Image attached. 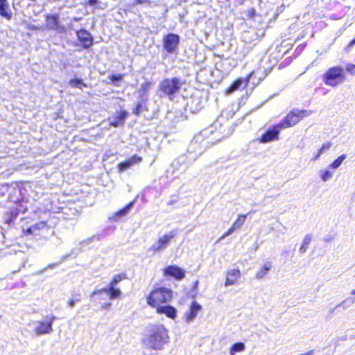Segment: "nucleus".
<instances>
[{"mask_svg": "<svg viewBox=\"0 0 355 355\" xmlns=\"http://www.w3.org/2000/svg\"><path fill=\"white\" fill-rule=\"evenodd\" d=\"M168 340V331L166 328L163 324H156L146 328L142 344L147 349L160 350Z\"/></svg>", "mask_w": 355, "mask_h": 355, "instance_id": "obj_1", "label": "nucleus"}, {"mask_svg": "<svg viewBox=\"0 0 355 355\" xmlns=\"http://www.w3.org/2000/svg\"><path fill=\"white\" fill-rule=\"evenodd\" d=\"M173 297V292L166 287L154 288L146 297L147 304L152 308H157L164 304L171 302Z\"/></svg>", "mask_w": 355, "mask_h": 355, "instance_id": "obj_2", "label": "nucleus"}, {"mask_svg": "<svg viewBox=\"0 0 355 355\" xmlns=\"http://www.w3.org/2000/svg\"><path fill=\"white\" fill-rule=\"evenodd\" d=\"M182 85V83L177 78H166L160 82L159 89L164 96H167L171 100L175 94H178Z\"/></svg>", "mask_w": 355, "mask_h": 355, "instance_id": "obj_3", "label": "nucleus"}, {"mask_svg": "<svg viewBox=\"0 0 355 355\" xmlns=\"http://www.w3.org/2000/svg\"><path fill=\"white\" fill-rule=\"evenodd\" d=\"M55 320V316L51 314L45 317V320L33 321L29 323L32 326L33 331L37 336L44 334H50L53 331V323Z\"/></svg>", "mask_w": 355, "mask_h": 355, "instance_id": "obj_4", "label": "nucleus"}, {"mask_svg": "<svg viewBox=\"0 0 355 355\" xmlns=\"http://www.w3.org/2000/svg\"><path fill=\"white\" fill-rule=\"evenodd\" d=\"M324 83L327 85L336 87L344 82L345 76L341 67H334L327 70L324 74Z\"/></svg>", "mask_w": 355, "mask_h": 355, "instance_id": "obj_5", "label": "nucleus"}, {"mask_svg": "<svg viewBox=\"0 0 355 355\" xmlns=\"http://www.w3.org/2000/svg\"><path fill=\"white\" fill-rule=\"evenodd\" d=\"M311 114L310 111L307 110H293L290 112L284 120L279 123L275 128H287L296 125L302 119Z\"/></svg>", "mask_w": 355, "mask_h": 355, "instance_id": "obj_6", "label": "nucleus"}, {"mask_svg": "<svg viewBox=\"0 0 355 355\" xmlns=\"http://www.w3.org/2000/svg\"><path fill=\"white\" fill-rule=\"evenodd\" d=\"M173 237L174 234L172 232L162 235L157 241L153 244L150 250L155 252L164 250L169 245Z\"/></svg>", "mask_w": 355, "mask_h": 355, "instance_id": "obj_7", "label": "nucleus"}, {"mask_svg": "<svg viewBox=\"0 0 355 355\" xmlns=\"http://www.w3.org/2000/svg\"><path fill=\"white\" fill-rule=\"evenodd\" d=\"M180 42V37L178 35L168 34L164 38V46L168 53H174Z\"/></svg>", "mask_w": 355, "mask_h": 355, "instance_id": "obj_8", "label": "nucleus"}, {"mask_svg": "<svg viewBox=\"0 0 355 355\" xmlns=\"http://www.w3.org/2000/svg\"><path fill=\"white\" fill-rule=\"evenodd\" d=\"M164 277H173L176 279H182L185 276V271L178 266H169L163 269Z\"/></svg>", "mask_w": 355, "mask_h": 355, "instance_id": "obj_9", "label": "nucleus"}, {"mask_svg": "<svg viewBox=\"0 0 355 355\" xmlns=\"http://www.w3.org/2000/svg\"><path fill=\"white\" fill-rule=\"evenodd\" d=\"M202 306L196 302H193L189 306V309L185 312L184 319L187 323H191L197 317L201 311Z\"/></svg>", "mask_w": 355, "mask_h": 355, "instance_id": "obj_10", "label": "nucleus"}, {"mask_svg": "<svg viewBox=\"0 0 355 355\" xmlns=\"http://www.w3.org/2000/svg\"><path fill=\"white\" fill-rule=\"evenodd\" d=\"M156 312L159 314H164L170 319L175 320L177 316V310L175 307L162 304L155 308Z\"/></svg>", "mask_w": 355, "mask_h": 355, "instance_id": "obj_11", "label": "nucleus"}, {"mask_svg": "<svg viewBox=\"0 0 355 355\" xmlns=\"http://www.w3.org/2000/svg\"><path fill=\"white\" fill-rule=\"evenodd\" d=\"M48 229H49V226H48L47 223L46 222L41 221V222H39V223H36L35 225H34L26 230H24V234L26 236L38 235V234H40V232L41 230H48Z\"/></svg>", "mask_w": 355, "mask_h": 355, "instance_id": "obj_12", "label": "nucleus"}, {"mask_svg": "<svg viewBox=\"0 0 355 355\" xmlns=\"http://www.w3.org/2000/svg\"><path fill=\"white\" fill-rule=\"evenodd\" d=\"M241 277V272L239 269H232L227 272L226 280L225 286L226 287L234 285L238 282L239 279Z\"/></svg>", "mask_w": 355, "mask_h": 355, "instance_id": "obj_13", "label": "nucleus"}, {"mask_svg": "<svg viewBox=\"0 0 355 355\" xmlns=\"http://www.w3.org/2000/svg\"><path fill=\"white\" fill-rule=\"evenodd\" d=\"M105 293L109 295L110 299L118 298L121 295V291L119 288H116L114 286H110L109 288H103L101 290L95 291L92 293V296L96 295H101Z\"/></svg>", "mask_w": 355, "mask_h": 355, "instance_id": "obj_14", "label": "nucleus"}, {"mask_svg": "<svg viewBox=\"0 0 355 355\" xmlns=\"http://www.w3.org/2000/svg\"><path fill=\"white\" fill-rule=\"evenodd\" d=\"M77 37L85 48H88L92 45V38L91 34L88 31L85 30L77 31Z\"/></svg>", "mask_w": 355, "mask_h": 355, "instance_id": "obj_15", "label": "nucleus"}, {"mask_svg": "<svg viewBox=\"0 0 355 355\" xmlns=\"http://www.w3.org/2000/svg\"><path fill=\"white\" fill-rule=\"evenodd\" d=\"M142 158L137 155H133L127 161L121 162L119 164V169L120 172L124 171L125 170L130 168L132 165L141 162Z\"/></svg>", "mask_w": 355, "mask_h": 355, "instance_id": "obj_16", "label": "nucleus"}, {"mask_svg": "<svg viewBox=\"0 0 355 355\" xmlns=\"http://www.w3.org/2000/svg\"><path fill=\"white\" fill-rule=\"evenodd\" d=\"M279 130H269L259 139L260 143H267L278 139Z\"/></svg>", "mask_w": 355, "mask_h": 355, "instance_id": "obj_17", "label": "nucleus"}, {"mask_svg": "<svg viewBox=\"0 0 355 355\" xmlns=\"http://www.w3.org/2000/svg\"><path fill=\"white\" fill-rule=\"evenodd\" d=\"M0 15L8 20L12 17L7 0H0Z\"/></svg>", "mask_w": 355, "mask_h": 355, "instance_id": "obj_18", "label": "nucleus"}, {"mask_svg": "<svg viewBox=\"0 0 355 355\" xmlns=\"http://www.w3.org/2000/svg\"><path fill=\"white\" fill-rule=\"evenodd\" d=\"M272 268V263L270 261L266 262L264 265L261 267L259 270L257 272L255 275V277L257 279H263L268 272Z\"/></svg>", "mask_w": 355, "mask_h": 355, "instance_id": "obj_19", "label": "nucleus"}, {"mask_svg": "<svg viewBox=\"0 0 355 355\" xmlns=\"http://www.w3.org/2000/svg\"><path fill=\"white\" fill-rule=\"evenodd\" d=\"M128 116V112L125 110L121 111L119 115L110 122V125L117 127L123 124L125 119Z\"/></svg>", "mask_w": 355, "mask_h": 355, "instance_id": "obj_20", "label": "nucleus"}, {"mask_svg": "<svg viewBox=\"0 0 355 355\" xmlns=\"http://www.w3.org/2000/svg\"><path fill=\"white\" fill-rule=\"evenodd\" d=\"M46 26L50 29L56 30L58 28V17L56 15L46 16Z\"/></svg>", "mask_w": 355, "mask_h": 355, "instance_id": "obj_21", "label": "nucleus"}, {"mask_svg": "<svg viewBox=\"0 0 355 355\" xmlns=\"http://www.w3.org/2000/svg\"><path fill=\"white\" fill-rule=\"evenodd\" d=\"M245 349V345L243 343H236L230 349V355H236V353L243 352Z\"/></svg>", "mask_w": 355, "mask_h": 355, "instance_id": "obj_22", "label": "nucleus"}, {"mask_svg": "<svg viewBox=\"0 0 355 355\" xmlns=\"http://www.w3.org/2000/svg\"><path fill=\"white\" fill-rule=\"evenodd\" d=\"M246 216H247L244 214H239L237 217V219L234 222V223L232 225L233 228H234L235 230L241 228L245 221Z\"/></svg>", "mask_w": 355, "mask_h": 355, "instance_id": "obj_23", "label": "nucleus"}, {"mask_svg": "<svg viewBox=\"0 0 355 355\" xmlns=\"http://www.w3.org/2000/svg\"><path fill=\"white\" fill-rule=\"evenodd\" d=\"M243 84V80L240 78L236 80L226 91L227 94H230L234 91L239 89Z\"/></svg>", "mask_w": 355, "mask_h": 355, "instance_id": "obj_24", "label": "nucleus"}, {"mask_svg": "<svg viewBox=\"0 0 355 355\" xmlns=\"http://www.w3.org/2000/svg\"><path fill=\"white\" fill-rule=\"evenodd\" d=\"M311 239H312V237L311 235L308 234V235L305 236V237L304 238L302 244L301 245V246L300 248V250H299L300 252L304 253L306 251L308 246L311 241Z\"/></svg>", "mask_w": 355, "mask_h": 355, "instance_id": "obj_25", "label": "nucleus"}, {"mask_svg": "<svg viewBox=\"0 0 355 355\" xmlns=\"http://www.w3.org/2000/svg\"><path fill=\"white\" fill-rule=\"evenodd\" d=\"M346 157L347 156L345 155H342L339 156L329 165V167L333 169H336L339 168L343 164V161L346 159Z\"/></svg>", "mask_w": 355, "mask_h": 355, "instance_id": "obj_26", "label": "nucleus"}, {"mask_svg": "<svg viewBox=\"0 0 355 355\" xmlns=\"http://www.w3.org/2000/svg\"><path fill=\"white\" fill-rule=\"evenodd\" d=\"M135 203V201H132L130 202L128 205H127L123 209L119 210L115 214L116 217H121L125 216L131 209V207L133 206Z\"/></svg>", "mask_w": 355, "mask_h": 355, "instance_id": "obj_27", "label": "nucleus"}, {"mask_svg": "<svg viewBox=\"0 0 355 355\" xmlns=\"http://www.w3.org/2000/svg\"><path fill=\"white\" fill-rule=\"evenodd\" d=\"M320 176L323 182H327L333 176V173L329 170H322L320 172Z\"/></svg>", "mask_w": 355, "mask_h": 355, "instance_id": "obj_28", "label": "nucleus"}, {"mask_svg": "<svg viewBox=\"0 0 355 355\" xmlns=\"http://www.w3.org/2000/svg\"><path fill=\"white\" fill-rule=\"evenodd\" d=\"M124 279H125V274L115 275L110 284V286H115L118 283H119L121 280Z\"/></svg>", "mask_w": 355, "mask_h": 355, "instance_id": "obj_29", "label": "nucleus"}, {"mask_svg": "<svg viewBox=\"0 0 355 355\" xmlns=\"http://www.w3.org/2000/svg\"><path fill=\"white\" fill-rule=\"evenodd\" d=\"M86 6H94L95 8L104 10L106 7L105 4H100L98 0H89Z\"/></svg>", "mask_w": 355, "mask_h": 355, "instance_id": "obj_30", "label": "nucleus"}, {"mask_svg": "<svg viewBox=\"0 0 355 355\" xmlns=\"http://www.w3.org/2000/svg\"><path fill=\"white\" fill-rule=\"evenodd\" d=\"M151 83L149 81H145L141 85L139 90V93L141 96H144L146 94V93L149 91L151 87Z\"/></svg>", "mask_w": 355, "mask_h": 355, "instance_id": "obj_31", "label": "nucleus"}, {"mask_svg": "<svg viewBox=\"0 0 355 355\" xmlns=\"http://www.w3.org/2000/svg\"><path fill=\"white\" fill-rule=\"evenodd\" d=\"M69 85L73 87L81 88V85L86 86L80 79H71Z\"/></svg>", "mask_w": 355, "mask_h": 355, "instance_id": "obj_32", "label": "nucleus"}, {"mask_svg": "<svg viewBox=\"0 0 355 355\" xmlns=\"http://www.w3.org/2000/svg\"><path fill=\"white\" fill-rule=\"evenodd\" d=\"M331 147V144L330 142L324 143L321 148L318 150L320 153H325Z\"/></svg>", "mask_w": 355, "mask_h": 355, "instance_id": "obj_33", "label": "nucleus"}, {"mask_svg": "<svg viewBox=\"0 0 355 355\" xmlns=\"http://www.w3.org/2000/svg\"><path fill=\"white\" fill-rule=\"evenodd\" d=\"M346 70L352 75H355V64H348L346 67Z\"/></svg>", "mask_w": 355, "mask_h": 355, "instance_id": "obj_34", "label": "nucleus"}, {"mask_svg": "<svg viewBox=\"0 0 355 355\" xmlns=\"http://www.w3.org/2000/svg\"><path fill=\"white\" fill-rule=\"evenodd\" d=\"M236 230L232 226L220 238V240L224 239L225 237L232 234Z\"/></svg>", "mask_w": 355, "mask_h": 355, "instance_id": "obj_35", "label": "nucleus"}, {"mask_svg": "<svg viewBox=\"0 0 355 355\" xmlns=\"http://www.w3.org/2000/svg\"><path fill=\"white\" fill-rule=\"evenodd\" d=\"M123 76L121 74L113 75L110 77V80H112V83H114V81L121 80L123 78Z\"/></svg>", "mask_w": 355, "mask_h": 355, "instance_id": "obj_36", "label": "nucleus"}, {"mask_svg": "<svg viewBox=\"0 0 355 355\" xmlns=\"http://www.w3.org/2000/svg\"><path fill=\"white\" fill-rule=\"evenodd\" d=\"M322 154L320 153L319 150H318L314 155H313V157L311 158V160L315 162V161H317L320 157L322 155Z\"/></svg>", "mask_w": 355, "mask_h": 355, "instance_id": "obj_37", "label": "nucleus"}, {"mask_svg": "<svg viewBox=\"0 0 355 355\" xmlns=\"http://www.w3.org/2000/svg\"><path fill=\"white\" fill-rule=\"evenodd\" d=\"M79 301V299L77 298L76 300H71L69 302H68V305L69 307H73L74 306L76 302H78Z\"/></svg>", "mask_w": 355, "mask_h": 355, "instance_id": "obj_38", "label": "nucleus"}, {"mask_svg": "<svg viewBox=\"0 0 355 355\" xmlns=\"http://www.w3.org/2000/svg\"><path fill=\"white\" fill-rule=\"evenodd\" d=\"M141 105L138 104L136 109L134 110V113L138 115L140 112Z\"/></svg>", "mask_w": 355, "mask_h": 355, "instance_id": "obj_39", "label": "nucleus"}, {"mask_svg": "<svg viewBox=\"0 0 355 355\" xmlns=\"http://www.w3.org/2000/svg\"><path fill=\"white\" fill-rule=\"evenodd\" d=\"M110 305H111V304H110V303L104 304L102 305V308L104 309H107Z\"/></svg>", "mask_w": 355, "mask_h": 355, "instance_id": "obj_40", "label": "nucleus"}, {"mask_svg": "<svg viewBox=\"0 0 355 355\" xmlns=\"http://www.w3.org/2000/svg\"><path fill=\"white\" fill-rule=\"evenodd\" d=\"M355 44V38L354 40H352L349 44H348V46H352L353 45Z\"/></svg>", "mask_w": 355, "mask_h": 355, "instance_id": "obj_41", "label": "nucleus"}, {"mask_svg": "<svg viewBox=\"0 0 355 355\" xmlns=\"http://www.w3.org/2000/svg\"><path fill=\"white\" fill-rule=\"evenodd\" d=\"M138 3H143L147 2L148 0H136Z\"/></svg>", "mask_w": 355, "mask_h": 355, "instance_id": "obj_42", "label": "nucleus"}, {"mask_svg": "<svg viewBox=\"0 0 355 355\" xmlns=\"http://www.w3.org/2000/svg\"><path fill=\"white\" fill-rule=\"evenodd\" d=\"M346 301H347V300H343V302H341L338 306H343V305H344V304H345Z\"/></svg>", "mask_w": 355, "mask_h": 355, "instance_id": "obj_43", "label": "nucleus"}, {"mask_svg": "<svg viewBox=\"0 0 355 355\" xmlns=\"http://www.w3.org/2000/svg\"><path fill=\"white\" fill-rule=\"evenodd\" d=\"M351 294L352 295H355V289L352 291Z\"/></svg>", "mask_w": 355, "mask_h": 355, "instance_id": "obj_44", "label": "nucleus"}, {"mask_svg": "<svg viewBox=\"0 0 355 355\" xmlns=\"http://www.w3.org/2000/svg\"><path fill=\"white\" fill-rule=\"evenodd\" d=\"M336 308L331 310V312H333L335 310Z\"/></svg>", "mask_w": 355, "mask_h": 355, "instance_id": "obj_45", "label": "nucleus"}, {"mask_svg": "<svg viewBox=\"0 0 355 355\" xmlns=\"http://www.w3.org/2000/svg\"><path fill=\"white\" fill-rule=\"evenodd\" d=\"M74 20L78 21V20H79V19L75 18Z\"/></svg>", "mask_w": 355, "mask_h": 355, "instance_id": "obj_46", "label": "nucleus"}]
</instances>
